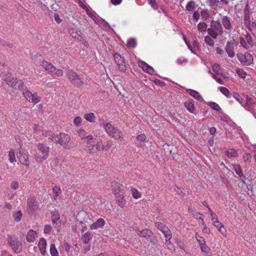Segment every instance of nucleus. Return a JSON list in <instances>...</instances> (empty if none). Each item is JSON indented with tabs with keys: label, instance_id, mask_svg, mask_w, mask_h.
I'll list each match as a JSON object with an SVG mask.
<instances>
[{
	"label": "nucleus",
	"instance_id": "f257e3e1",
	"mask_svg": "<svg viewBox=\"0 0 256 256\" xmlns=\"http://www.w3.org/2000/svg\"><path fill=\"white\" fill-rule=\"evenodd\" d=\"M102 125L105 131L110 136L116 140H120V142L123 140L122 132L119 129L114 128L110 122L103 123Z\"/></svg>",
	"mask_w": 256,
	"mask_h": 256
},
{
	"label": "nucleus",
	"instance_id": "f03ea898",
	"mask_svg": "<svg viewBox=\"0 0 256 256\" xmlns=\"http://www.w3.org/2000/svg\"><path fill=\"white\" fill-rule=\"evenodd\" d=\"M208 34L213 38L216 39L218 36L222 35L223 32V28L222 24L218 20H212L210 27L207 30Z\"/></svg>",
	"mask_w": 256,
	"mask_h": 256
},
{
	"label": "nucleus",
	"instance_id": "7ed1b4c3",
	"mask_svg": "<svg viewBox=\"0 0 256 256\" xmlns=\"http://www.w3.org/2000/svg\"><path fill=\"white\" fill-rule=\"evenodd\" d=\"M37 148L42 155L36 154L34 158L38 162H42L46 160L49 156L50 148L44 143H38L36 146Z\"/></svg>",
	"mask_w": 256,
	"mask_h": 256
},
{
	"label": "nucleus",
	"instance_id": "20e7f679",
	"mask_svg": "<svg viewBox=\"0 0 256 256\" xmlns=\"http://www.w3.org/2000/svg\"><path fill=\"white\" fill-rule=\"evenodd\" d=\"M51 140L56 143H58L64 148L69 149L68 143L70 140V137L64 133H60L59 134L52 136L50 138Z\"/></svg>",
	"mask_w": 256,
	"mask_h": 256
},
{
	"label": "nucleus",
	"instance_id": "39448f33",
	"mask_svg": "<svg viewBox=\"0 0 256 256\" xmlns=\"http://www.w3.org/2000/svg\"><path fill=\"white\" fill-rule=\"evenodd\" d=\"M66 76L69 80L74 85L77 86H80L84 84L82 78L72 70H68L67 72Z\"/></svg>",
	"mask_w": 256,
	"mask_h": 256
},
{
	"label": "nucleus",
	"instance_id": "423d86ee",
	"mask_svg": "<svg viewBox=\"0 0 256 256\" xmlns=\"http://www.w3.org/2000/svg\"><path fill=\"white\" fill-rule=\"evenodd\" d=\"M27 211L30 214H34L38 208V204L34 196H30L26 202Z\"/></svg>",
	"mask_w": 256,
	"mask_h": 256
},
{
	"label": "nucleus",
	"instance_id": "0eeeda50",
	"mask_svg": "<svg viewBox=\"0 0 256 256\" xmlns=\"http://www.w3.org/2000/svg\"><path fill=\"white\" fill-rule=\"evenodd\" d=\"M8 242L14 252L18 254L21 251L20 244L15 236H8Z\"/></svg>",
	"mask_w": 256,
	"mask_h": 256
},
{
	"label": "nucleus",
	"instance_id": "6e6552de",
	"mask_svg": "<svg viewBox=\"0 0 256 256\" xmlns=\"http://www.w3.org/2000/svg\"><path fill=\"white\" fill-rule=\"evenodd\" d=\"M237 56L242 65L249 66L252 64L253 61V57L248 52H246L244 54H238Z\"/></svg>",
	"mask_w": 256,
	"mask_h": 256
},
{
	"label": "nucleus",
	"instance_id": "1a4fd4ad",
	"mask_svg": "<svg viewBox=\"0 0 256 256\" xmlns=\"http://www.w3.org/2000/svg\"><path fill=\"white\" fill-rule=\"evenodd\" d=\"M6 84L11 86L14 89H19L23 86V82L20 80L16 78H6L4 80Z\"/></svg>",
	"mask_w": 256,
	"mask_h": 256
},
{
	"label": "nucleus",
	"instance_id": "9d476101",
	"mask_svg": "<svg viewBox=\"0 0 256 256\" xmlns=\"http://www.w3.org/2000/svg\"><path fill=\"white\" fill-rule=\"evenodd\" d=\"M138 235L140 237H143L147 240H150L151 242H154V236L151 230L148 229H144L142 230H136Z\"/></svg>",
	"mask_w": 256,
	"mask_h": 256
},
{
	"label": "nucleus",
	"instance_id": "9b49d317",
	"mask_svg": "<svg viewBox=\"0 0 256 256\" xmlns=\"http://www.w3.org/2000/svg\"><path fill=\"white\" fill-rule=\"evenodd\" d=\"M238 45V42L234 40L228 41L226 42L225 50L227 52L228 56L230 58H233L235 56L234 52V46Z\"/></svg>",
	"mask_w": 256,
	"mask_h": 256
},
{
	"label": "nucleus",
	"instance_id": "f8f14e48",
	"mask_svg": "<svg viewBox=\"0 0 256 256\" xmlns=\"http://www.w3.org/2000/svg\"><path fill=\"white\" fill-rule=\"evenodd\" d=\"M114 58L115 62L116 64L118 69L120 71H126V66L125 64L124 58L118 54H115L114 55Z\"/></svg>",
	"mask_w": 256,
	"mask_h": 256
},
{
	"label": "nucleus",
	"instance_id": "ddd939ff",
	"mask_svg": "<svg viewBox=\"0 0 256 256\" xmlns=\"http://www.w3.org/2000/svg\"><path fill=\"white\" fill-rule=\"evenodd\" d=\"M17 156L19 160L22 164L25 165L26 166H29L28 154L27 153L24 152L22 150H20Z\"/></svg>",
	"mask_w": 256,
	"mask_h": 256
},
{
	"label": "nucleus",
	"instance_id": "4468645a",
	"mask_svg": "<svg viewBox=\"0 0 256 256\" xmlns=\"http://www.w3.org/2000/svg\"><path fill=\"white\" fill-rule=\"evenodd\" d=\"M112 188L113 193L115 194H118L123 193L122 192V186L116 182H112Z\"/></svg>",
	"mask_w": 256,
	"mask_h": 256
},
{
	"label": "nucleus",
	"instance_id": "2eb2a0df",
	"mask_svg": "<svg viewBox=\"0 0 256 256\" xmlns=\"http://www.w3.org/2000/svg\"><path fill=\"white\" fill-rule=\"evenodd\" d=\"M138 66L143 70L144 71L152 74L154 72V69L150 66H148L146 62L143 61L138 62Z\"/></svg>",
	"mask_w": 256,
	"mask_h": 256
},
{
	"label": "nucleus",
	"instance_id": "dca6fc26",
	"mask_svg": "<svg viewBox=\"0 0 256 256\" xmlns=\"http://www.w3.org/2000/svg\"><path fill=\"white\" fill-rule=\"evenodd\" d=\"M222 23L226 30H230L232 28V24L230 22V18L227 16H224L221 18Z\"/></svg>",
	"mask_w": 256,
	"mask_h": 256
},
{
	"label": "nucleus",
	"instance_id": "f3484780",
	"mask_svg": "<svg viewBox=\"0 0 256 256\" xmlns=\"http://www.w3.org/2000/svg\"><path fill=\"white\" fill-rule=\"evenodd\" d=\"M46 240L43 238H40L38 242V248H40V250L41 254L43 256L45 255L46 253Z\"/></svg>",
	"mask_w": 256,
	"mask_h": 256
},
{
	"label": "nucleus",
	"instance_id": "a211bd4d",
	"mask_svg": "<svg viewBox=\"0 0 256 256\" xmlns=\"http://www.w3.org/2000/svg\"><path fill=\"white\" fill-rule=\"evenodd\" d=\"M184 105L190 112L194 114H196V110L194 106V102L192 100L186 102L184 104Z\"/></svg>",
	"mask_w": 256,
	"mask_h": 256
},
{
	"label": "nucleus",
	"instance_id": "6ab92c4d",
	"mask_svg": "<svg viewBox=\"0 0 256 256\" xmlns=\"http://www.w3.org/2000/svg\"><path fill=\"white\" fill-rule=\"evenodd\" d=\"M105 224V221L102 218L98 219L96 222L92 224L90 226V229L92 230H96L98 228L102 227Z\"/></svg>",
	"mask_w": 256,
	"mask_h": 256
},
{
	"label": "nucleus",
	"instance_id": "aec40b11",
	"mask_svg": "<svg viewBox=\"0 0 256 256\" xmlns=\"http://www.w3.org/2000/svg\"><path fill=\"white\" fill-rule=\"evenodd\" d=\"M34 61L36 65L40 66H42L44 65V62H46L42 56L38 54H37L34 56Z\"/></svg>",
	"mask_w": 256,
	"mask_h": 256
},
{
	"label": "nucleus",
	"instance_id": "412c9836",
	"mask_svg": "<svg viewBox=\"0 0 256 256\" xmlns=\"http://www.w3.org/2000/svg\"><path fill=\"white\" fill-rule=\"evenodd\" d=\"M43 68L50 74L54 73V70H55V67L50 62H44L42 66Z\"/></svg>",
	"mask_w": 256,
	"mask_h": 256
},
{
	"label": "nucleus",
	"instance_id": "4be33fe9",
	"mask_svg": "<svg viewBox=\"0 0 256 256\" xmlns=\"http://www.w3.org/2000/svg\"><path fill=\"white\" fill-rule=\"evenodd\" d=\"M36 233L35 231H34L32 230H30L26 235V240L28 242H34L36 240Z\"/></svg>",
	"mask_w": 256,
	"mask_h": 256
},
{
	"label": "nucleus",
	"instance_id": "5701e85b",
	"mask_svg": "<svg viewBox=\"0 0 256 256\" xmlns=\"http://www.w3.org/2000/svg\"><path fill=\"white\" fill-rule=\"evenodd\" d=\"M116 200L118 204L120 207H124L126 204L125 200L124 199V193L118 194L116 197Z\"/></svg>",
	"mask_w": 256,
	"mask_h": 256
},
{
	"label": "nucleus",
	"instance_id": "b1692460",
	"mask_svg": "<svg viewBox=\"0 0 256 256\" xmlns=\"http://www.w3.org/2000/svg\"><path fill=\"white\" fill-rule=\"evenodd\" d=\"M188 94L198 100H203L202 96L200 95L199 93L194 90L189 89L188 90Z\"/></svg>",
	"mask_w": 256,
	"mask_h": 256
},
{
	"label": "nucleus",
	"instance_id": "393cba45",
	"mask_svg": "<svg viewBox=\"0 0 256 256\" xmlns=\"http://www.w3.org/2000/svg\"><path fill=\"white\" fill-rule=\"evenodd\" d=\"M52 192L54 195V200H56L57 197L62 192L61 189L60 187L55 186L52 188Z\"/></svg>",
	"mask_w": 256,
	"mask_h": 256
},
{
	"label": "nucleus",
	"instance_id": "a878e982",
	"mask_svg": "<svg viewBox=\"0 0 256 256\" xmlns=\"http://www.w3.org/2000/svg\"><path fill=\"white\" fill-rule=\"evenodd\" d=\"M68 32L75 39L80 40V38H81V36L79 35L78 32L74 28L69 29Z\"/></svg>",
	"mask_w": 256,
	"mask_h": 256
},
{
	"label": "nucleus",
	"instance_id": "bb28decb",
	"mask_svg": "<svg viewBox=\"0 0 256 256\" xmlns=\"http://www.w3.org/2000/svg\"><path fill=\"white\" fill-rule=\"evenodd\" d=\"M138 141L140 142V144H138V146H142V142H146V136L144 134H140L136 136V138Z\"/></svg>",
	"mask_w": 256,
	"mask_h": 256
},
{
	"label": "nucleus",
	"instance_id": "cd10ccee",
	"mask_svg": "<svg viewBox=\"0 0 256 256\" xmlns=\"http://www.w3.org/2000/svg\"><path fill=\"white\" fill-rule=\"evenodd\" d=\"M234 170L236 173L240 178H244V175L241 168L239 164L235 165L234 166Z\"/></svg>",
	"mask_w": 256,
	"mask_h": 256
},
{
	"label": "nucleus",
	"instance_id": "c85d7f7f",
	"mask_svg": "<svg viewBox=\"0 0 256 256\" xmlns=\"http://www.w3.org/2000/svg\"><path fill=\"white\" fill-rule=\"evenodd\" d=\"M196 6V3L194 1L191 0L186 5V10L188 11H192L194 10Z\"/></svg>",
	"mask_w": 256,
	"mask_h": 256
},
{
	"label": "nucleus",
	"instance_id": "c756f323",
	"mask_svg": "<svg viewBox=\"0 0 256 256\" xmlns=\"http://www.w3.org/2000/svg\"><path fill=\"white\" fill-rule=\"evenodd\" d=\"M200 247L202 251L206 254H208L210 253V249L205 244V242L204 243H200Z\"/></svg>",
	"mask_w": 256,
	"mask_h": 256
},
{
	"label": "nucleus",
	"instance_id": "7c9ffc66",
	"mask_svg": "<svg viewBox=\"0 0 256 256\" xmlns=\"http://www.w3.org/2000/svg\"><path fill=\"white\" fill-rule=\"evenodd\" d=\"M84 118L90 122H94L96 117L94 113L90 112L85 114Z\"/></svg>",
	"mask_w": 256,
	"mask_h": 256
},
{
	"label": "nucleus",
	"instance_id": "2f4dec72",
	"mask_svg": "<svg viewBox=\"0 0 256 256\" xmlns=\"http://www.w3.org/2000/svg\"><path fill=\"white\" fill-rule=\"evenodd\" d=\"M91 234L90 232H86L82 236V240L84 244H87L89 242L91 238Z\"/></svg>",
	"mask_w": 256,
	"mask_h": 256
},
{
	"label": "nucleus",
	"instance_id": "473e14b6",
	"mask_svg": "<svg viewBox=\"0 0 256 256\" xmlns=\"http://www.w3.org/2000/svg\"><path fill=\"white\" fill-rule=\"evenodd\" d=\"M84 150L90 154H94L96 152V150L95 147V145H90L87 146L85 148Z\"/></svg>",
	"mask_w": 256,
	"mask_h": 256
},
{
	"label": "nucleus",
	"instance_id": "72a5a7b5",
	"mask_svg": "<svg viewBox=\"0 0 256 256\" xmlns=\"http://www.w3.org/2000/svg\"><path fill=\"white\" fill-rule=\"evenodd\" d=\"M50 253L52 256H58V253L56 248L55 245L53 244H50Z\"/></svg>",
	"mask_w": 256,
	"mask_h": 256
},
{
	"label": "nucleus",
	"instance_id": "f704fd0d",
	"mask_svg": "<svg viewBox=\"0 0 256 256\" xmlns=\"http://www.w3.org/2000/svg\"><path fill=\"white\" fill-rule=\"evenodd\" d=\"M204 42L206 44L210 46H213L214 44V40L209 36H206L204 38Z\"/></svg>",
	"mask_w": 256,
	"mask_h": 256
},
{
	"label": "nucleus",
	"instance_id": "c9c22d12",
	"mask_svg": "<svg viewBox=\"0 0 256 256\" xmlns=\"http://www.w3.org/2000/svg\"><path fill=\"white\" fill-rule=\"evenodd\" d=\"M156 226L162 232H164V230H166L168 226H166L164 224H162L161 222H156L155 224Z\"/></svg>",
	"mask_w": 256,
	"mask_h": 256
},
{
	"label": "nucleus",
	"instance_id": "e433bc0d",
	"mask_svg": "<svg viewBox=\"0 0 256 256\" xmlns=\"http://www.w3.org/2000/svg\"><path fill=\"white\" fill-rule=\"evenodd\" d=\"M22 212L20 210H18L16 212L14 213L13 216L14 218V220L16 222H19L22 217Z\"/></svg>",
	"mask_w": 256,
	"mask_h": 256
},
{
	"label": "nucleus",
	"instance_id": "4c0bfd02",
	"mask_svg": "<svg viewBox=\"0 0 256 256\" xmlns=\"http://www.w3.org/2000/svg\"><path fill=\"white\" fill-rule=\"evenodd\" d=\"M207 28V24L205 22H200L198 25V28L200 32H206Z\"/></svg>",
	"mask_w": 256,
	"mask_h": 256
},
{
	"label": "nucleus",
	"instance_id": "58836bf2",
	"mask_svg": "<svg viewBox=\"0 0 256 256\" xmlns=\"http://www.w3.org/2000/svg\"><path fill=\"white\" fill-rule=\"evenodd\" d=\"M244 20L246 26L250 25L251 22L250 15L248 12H246L245 11L244 16Z\"/></svg>",
	"mask_w": 256,
	"mask_h": 256
},
{
	"label": "nucleus",
	"instance_id": "ea45409f",
	"mask_svg": "<svg viewBox=\"0 0 256 256\" xmlns=\"http://www.w3.org/2000/svg\"><path fill=\"white\" fill-rule=\"evenodd\" d=\"M208 104L213 110L219 111L220 110V108L218 104L214 102H210Z\"/></svg>",
	"mask_w": 256,
	"mask_h": 256
},
{
	"label": "nucleus",
	"instance_id": "a19ab883",
	"mask_svg": "<svg viewBox=\"0 0 256 256\" xmlns=\"http://www.w3.org/2000/svg\"><path fill=\"white\" fill-rule=\"evenodd\" d=\"M9 160L11 162H16V158L14 155V150H10L8 153Z\"/></svg>",
	"mask_w": 256,
	"mask_h": 256
},
{
	"label": "nucleus",
	"instance_id": "79ce46f5",
	"mask_svg": "<svg viewBox=\"0 0 256 256\" xmlns=\"http://www.w3.org/2000/svg\"><path fill=\"white\" fill-rule=\"evenodd\" d=\"M162 233L164 234V237L166 238V240H170L172 238V232L170 230L168 229V228H167V230H164V232H163Z\"/></svg>",
	"mask_w": 256,
	"mask_h": 256
},
{
	"label": "nucleus",
	"instance_id": "37998d69",
	"mask_svg": "<svg viewBox=\"0 0 256 256\" xmlns=\"http://www.w3.org/2000/svg\"><path fill=\"white\" fill-rule=\"evenodd\" d=\"M220 92L225 96H226L227 98H229L230 92L227 88L225 87H220Z\"/></svg>",
	"mask_w": 256,
	"mask_h": 256
},
{
	"label": "nucleus",
	"instance_id": "c03bdc74",
	"mask_svg": "<svg viewBox=\"0 0 256 256\" xmlns=\"http://www.w3.org/2000/svg\"><path fill=\"white\" fill-rule=\"evenodd\" d=\"M236 74L242 78H245L246 73L241 68H237L236 70Z\"/></svg>",
	"mask_w": 256,
	"mask_h": 256
},
{
	"label": "nucleus",
	"instance_id": "a18cd8bd",
	"mask_svg": "<svg viewBox=\"0 0 256 256\" xmlns=\"http://www.w3.org/2000/svg\"><path fill=\"white\" fill-rule=\"evenodd\" d=\"M32 99H30V102H34V103H38V102H40V98L38 96L37 94L35 93L32 94Z\"/></svg>",
	"mask_w": 256,
	"mask_h": 256
},
{
	"label": "nucleus",
	"instance_id": "49530a36",
	"mask_svg": "<svg viewBox=\"0 0 256 256\" xmlns=\"http://www.w3.org/2000/svg\"><path fill=\"white\" fill-rule=\"evenodd\" d=\"M136 40L134 38L130 39L127 42L128 46L132 48H134L136 46Z\"/></svg>",
	"mask_w": 256,
	"mask_h": 256
},
{
	"label": "nucleus",
	"instance_id": "de8ad7c7",
	"mask_svg": "<svg viewBox=\"0 0 256 256\" xmlns=\"http://www.w3.org/2000/svg\"><path fill=\"white\" fill-rule=\"evenodd\" d=\"M95 147L96 151L102 150H104V146L102 144V141H99L96 145H95Z\"/></svg>",
	"mask_w": 256,
	"mask_h": 256
},
{
	"label": "nucleus",
	"instance_id": "09e8293b",
	"mask_svg": "<svg viewBox=\"0 0 256 256\" xmlns=\"http://www.w3.org/2000/svg\"><path fill=\"white\" fill-rule=\"evenodd\" d=\"M166 244L168 248L171 251H174V247L170 241V240H166Z\"/></svg>",
	"mask_w": 256,
	"mask_h": 256
},
{
	"label": "nucleus",
	"instance_id": "8fccbe9b",
	"mask_svg": "<svg viewBox=\"0 0 256 256\" xmlns=\"http://www.w3.org/2000/svg\"><path fill=\"white\" fill-rule=\"evenodd\" d=\"M60 219L59 215L57 212H54L52 216V220L53 223H56Z\"/></svg>",
	"mask_w": 256,
	"mask_h": 256
},
{
	"label": "nucleus",
	"instance_id": "3c124183",
	"mask_svg": "<svg viewBox=\"0 0 256 256\" xmlns=\"http://www.w3.org/2000/svg\"><path fill=\"white\" fill-rule=\"evenodd\" d=\"M132 196L135 198H138L141 196V194L136 189L132 190Z\"/></svg>",
	"mask_w": 256,
	"mask_h": 256
},
{
	"label": "nucleus",
	"instance_id": "603ef678",
	"mask_svg": "<svg viewBox=\"0 0 256 256\" xmlns=\"http://www.w3.org/2000/svg\"><path fill=\"white\" fill-rule=\"evenodd\" d=\"M210 6L211 7H216L218 6L220 2L218 0H208Z\"/></svg>",
	"mask_w": 256,
	"mask_h": 256
},
{
	"label": "nucleus",
	"instance_id": "864d4df0",
	"mask_svg": "<svg viewBox=\"0 0 256 256\" xmlns=\"http://www.w3.org/2000/svg\"><path fill=\"white\" fill-rule=\"evenodd\" d=\"M54 74L56 76H60L63 75V70L61 69H57L55 67V70H54Z\"/></svg>",
	"mask_w": 256,
	"mask_h": 256
},
{
	"label": "nucleus",
	"instance_id": "5fc2aeb1",
	"mask_svg": "<svg viewBox=\"0 0 256 256\" xmlns=\"http://www.w3.org/2000/svg\"><path fill=\"white\" fill-rule=\"evenodd\" d=\"M23 94H24L25 98H26V100L30 102V99L32 98V94L28 90H26L25 92H24Z\"/></svg>",
	"mask_w": 256,
	"mask_h": 256
},
{
	"label": "nucleus",
	"instance_id": "6e6d98bb",
	"mask_svg": "<svg viewBox=\"0 0 256 256\" xmlns=\"http://www.w3.org/2000/svg\"><path fill=\"white\" fill-rule=\"evenodd\" d=\"M148 3L152 6V7L154 9L156 10L158 8V6L156 2V0H148Z\"/></svg>",
	"mask_w": 256,
	"mask_h": 256
},
{
	"label": "nucleus",
	"instance_id": "4d7b16f0",
	"mask_svg": "<svg viewBox=\"0 0 256 256\" xmlns=\"http://www.w3.org/2000/svg\"><path fill=\"white\" fill-rule=\"evenodd\" d=\"M240 44L244 47V48H248L249 46L248 44L246 41L243 38H241L240 39Z\"/></svg>",
	"mask_w": 256,
	"mask_h": 256
},
{
	"label": "nucleus",
	"instance_id": "13d9d810",
	"mask_svg": "<svg viewBox=\"0 0 256 256\" xmlns=\"http://www.w3.org/2000/svg\"><path fill=\"white\" fill-rule=\"evenodd\" d=\"M78 136L82 139L86 138V132L84 130H80L78 132Z\"/></svg>",
	"mask_w": 256,
	"mask_h": 256
},
{
	"label": "nucleus",
	"instance_id": "bf43d9fd",
	"mask_svg": "<svg viewBox=\"0 0 256 256\" xmlns=\"http://www.w3.org/2000/svg\"><path fill=\"white\" fill-rule=\"evenodd\" d=\"M113 142L112 140H108L106 142V145L104 146V150H108L112 146Z\"/></svg>",
	"mask_w": 256,
	"mask_h": 256
},
{
	"label": "nucleus",
	"instance_id": "052dcab7",
	"mask_svg": "<svg viewBox=\"0 0 256 256\" xmlns=\"http://www.w3.org/2000/svg\"><path fill=\"white\" fill-rule=\"evenodd\" d=\"M227 155L228 156H236V152L233 149H230L226 152Z\"/></svg>",
	"mask_w": 256,
	"mask_h": 256
},
{
	"label": "nucleus",
	"instance_id": "680f3d73",
	"mask_svg": "<svg viewBox=\"0 0 256 256\" xmlns=\"http://www.w3.org/2000/svg\"><path fill=\"white\" fill-rule=\"evenodd\" d=\"M212 69L214 72L218 73L220 69V66L218 64H214L212 66Z\"/></svg>",
	"mask_w": 256,
	"mask_h": 256
},
{
	"label": "nucleus",
	"instance_id": "e2e57ef3",
	"mask_svg": "<svg viewBox=\"0 0 256 256\" xmlns=\"http://www.w3.org/2000/svg\"><path fill=\"white\" fill-rule=\"evenodd\" d=\"M233 97L237 100L238 101L240 104H242V102L240 100H242L240 96V94L236 92H234L233 94Z\"/></svg>",
	"mask_w": 256,
	"mask_h": 256
},
{
	"label": "nucleus",
	"instance_id": "0e129e2a",
	"mask_svg": "<svg viewBox=\"0 0 256 256\" xmlns=\"http://www.w3.org/2000/svg\"><path fill=\"white\" fill-rule=\"evenodd\" d=\"M243 158L245 162L250 161L252 159V156L250 154H246L243 156Z\"/></svg>",
	"mask_w": 256,
	"mask_h": 256
},
{
	"label": "nucleus",
	"instance_id": "69168bd1",
	"mask_svg": "<svg viewBox=\"0 0 256 256\" xmlns=\"http://www.w3.org/2000/svg\"><path fill=\"white\" fill-rule=\"evenodd\" d=\"M196 238L198 241L200 246V243H204L205 242L203 238H202L197 234H196Z\"/></svg>",
	"mask_w": 256,
	"mask_h": 256
},
{
	"label": "nucleus",
	"instance_id": "338daca9",
	"mask_svg": "<svg viewBox=\"0 0 256 256\" xmlns=\"http://www.w3.org/2000/svg\"><path fill=\"white\" fill-rule=\"evenodd\" d=\"M246 42L250 44H252V38L251 36L249 34H247L246 36Z\"/></svg>",
	"mask_w": 256,
	"mask_h": 256
},
{
	"label": "nucleus",
	"instance_id": "774afa93",
	"mask_svg": "<svg viewBox=\"0 0 256 256\" xmlns=\"http://www.w3.org/2000/svg\"><path fill=\"white\" fill-rule=\"evenodd\" d=\"M11 188L13 190H16L18 188V184L16 181H14L11 183Z\"/></svg>",
	"mask_w": 256,
	"mask_h": 256
}]
</instances>
